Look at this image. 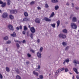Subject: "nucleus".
I'll use <instances>...</instances> for the list:
<instances>
[{
  "instance_id": "nucleus-7",
  "label": "nucleus",
  "mask_w": 79,
  "mask_h": 79,
  "mask_svg": "<svg viewBox=\"0 0 79 79\" xmlns=\"http://www.w3.org/2000/svg\"><path fill=\"white\" fill-rule=\"evenodd\" d=\"M35 22L36 23H38L39 24L40 23V19L39 18H37L35 20Z\"/></svg>"
},
{
  "instance_id": "nucleus-59",
  "label": "nucleus",
  "mask_w": 79,
  "mask_h": 79,
  "mask_svg": "<svg viewBox=\"0 0 79 79\" xmlns=\"http://www.w3.org/2000/svg\"><path fill=\"white\" fill-rule=\"evenodd\" d=\"M76 10H79V7H75Z\"/></svg>"
},
{
  "instance_id": "nucleus-53",
  "label": "nucleus",
  "mask_w": 79,
  "mask_h": 79,
  "mask_svg": "<svg viewBox=\"0 0 79 79\" xmlns=\"http://www.w3.org/2000/svg\"><path fill=\"white\" fill-rule=\"evenodd\" d=\"M37 9L38 10H41V8L39 6L37 7Z\"/></svg>"
},
{
  "instance_id": "nucleus-15",
  "label": "nucleus",
  "mask_w": 79,
  "mask_h": 79,
  "mask_svg": "<svg viewBox=\"0 0 79 79\" xmlns=\"http://www.w3.org/2000/svg\"><path fill=\"white\" fill-rule=\"evenodd\" d=\"M11 36H12V37H16V34L15 32H13L12 34H11Z\"/></svg>"
},
{
  "instance_id": "nucleus-62",
  "label": "nucleus",
  "mask_w": 79,
  "mask_h": 79,
  "mask_svg": "<svg viewBox=\"0 0 79 79\" xmlns=\"http://www.w3.org/2000/svg\"><path fill=\"white\" fill-rule=\"evenodd\" d=\"M18 42L19 43V44H21V42L19 41Z\"/></svg>"
},
{
  "instance_id": "nucleus-56",
  "label": "nucleus",
  "mask_w": 79,
  "mask_h": 79,
  "mask_svg": "<svg viewBox=\"0 0 79 79\" xmlns=\"http://www.w3.org/2000/svg\"><path fill=\"white\" fill-rule=\"evenodd\" d=\"M65 72H67L68 71V69L66 68L65 69Z\"/></svg>"
},
{
  "instance_id": "nucleus-22",
  "label": "nucleus",
  "mask_w": 79,
  "mask_h": 79,
  "mask_svg": "<svg viewBox=\"0 0 79 79\" xmlns=\"http://www.w3.org/2000/svg\"><path fill=\"white\" fill-rule=\"evenodd\" d=\"M62 32L64 33H65V34H66V33L68 32V31H67V30H66V29H64L62 30Z\"/></svg>"
},
{
  "instance_id": "nucleus-27",
  "label": "nucleus",
  "mask_w": 79,
  "mask_h": 79,
  "mask_svg": "<svg viewBox=\"0 0 79 79\" xmlns=\"http://www.w3.org/2000/svg\"><path fill=\"white\" fill-rule=\"evenodd\" d=\"M24 15L26 17H27L28 16V13H27V12H25L24 13Z\"/></svg>"
},
{
  "instance_id": "nucleus-54",
  "label": "nucleus",
  "mask_w": 79,
  "mask_h": 79,
  "mask_svg": "<svg viewBox=\"0 0 79 79\" xmlns=\"http://www.w3.org/2000/svg\"><path fill=\"white\" fill-rule=\"evenodd\" d=\"M27 32V36H29V32Z\"/></svg>"
},
{
  "instance_id": "nucleus-1",
  "label": "nucleus",
  "mask_w": 79,
  "mask_h": 79,
  "mask_svg": "<svg viewBox=\"0 0 79 79\" xmlns=\"http://www.w3.org/2000/svg\"><path fill=\"white\" fill-rule=\"evenodd\" d=\"M58 36L60 39H66V35L61 33L59 34L58 35Z\"/></svg>"
},
{
  "instance_id": "nucleus-55",
  "label": "nucleus",
  "mask_w": 79,
  "mask_h": 79,
  "mask_svg": "<svg viewBox=\"0 0 79 79\" xmlns=\"http://www.w3.org/2000/svg\"><path fill=\"white\" fill-rule=\"evenodd\" d=\"M76 78L77 79H79V75H77L76 76Z\"/></svg>"
},
{
  "instance_id": "nucleus-14",
  "label": "nucleus",
  "mask_w": 79,
  "mask_h": 79,
  "mask_svg": "<svg viewBox=\"0 0 79 79\" xmlns=\"http://www.w3.org/2000/svg\"><path fill=\"white\" fill-rule=\"evenodd\" d=\"M33 74H34V75H35V76H39V73H38L36 72L35 71H33Z\"/></svg>"
},
{
  "instance_id": "nucleus-45",
  "label": "nucleus",
  "mask_w": 79,
  "mask_h": 79,
  "mask_svg": "<svg viewBox=\"0 0 79 79\" xmlns=\"http://www.w3.org/2000/svg\"><path fill=\"white\" fill-rule=\"evenodd\" d=\"M22 33L24 35H25L26 34V31H23L22 32Z\"/></svg>"
},
{
  "instance_id": "nucleus-43",
  "label": "nucleus",
  "mask_w": 79,
  "mask_h": 79,
  "mask_svg": "<svg viewBox=\"0 0 79 79\" xmlns=\"http://www.w3.org/2000/svg\"><path fill=\"white\" fill-rule=\"evenodd\" d=\"M39 77H40V79H43V76H42V75H40L39 76Z\"/></svg>"
},
{
  "instance_id": "nucleus-33",
  "label": "nucleus",
  "mask_w": 79,
  "mask_h": 79,
  "mask_svg": "<svg viewBox=\"0 0 79 79\" xmlns=\"http://www.w3.org/2000/svg\"><path fill=\"white\" fill-rule=\"evenodd\" d=\"M58 8H59V6H55V10H58Z\"/></svg>"
},
{
  "instance_id": "nucleus-41",
  "label": "nucleus",
  "mask_w": 79,
  "mask_h": 79,
  "mask_svg": "<svg viewBox=\"0 0 79 79\" xmlns=\"http://www.w3.org/2000/svg\"><path fill=\"white\" fill-rule=\"evenodd\" d=\"M27 56L29 57H31V54H29V53H28L27 54Z\"/></svg>"
},
{
  "instance_id": "nucleus-50",
  "label": "nucleus",
  "mask_w": 79,
  "mask_h": 79,
  "mask_svg": "<svg viewBox=\"0 0 79 79\" xmlns=\"http://www.w3.org/2000/svg\"><path fill=\"white\" fill-rule=\"evenodd\" d=\"M64 68H63L60 69V71H63V70H64Z\"/></svg>"
},
{
  "instance_id": "nucleus-21",
  "label": "nucleus",
  "mask_w": 79,
  "mask_h": 79,
  "mask_svg": "<svg viewBox=\"0 0 79 79\" xmlns=\"http://www.w3.org/2000/svg\"><path fill=\"white\" fill-rule=\"evenodd\" d=\"M57 27H59V26H60V21L58 20L57 22Z\"/></svg>"
},
{
  "instance_id": "nucleus-35",
  "label": "nucleus",
  "mask_w": 79,
  "mask_h": 79,
  "mask_svg": "<svg viewBox=\"0 0 79 79\" xmlns=\"http://www.w3.org/2000/svg\"><path fill=\"white\" fill-rule=\"evenodd\" d=\"M11 41L10 40H8L6 41V44H11Z\"/></svg>"
},
{
  "instance_id": "nucleus-17",
  "label": "nucleus",
  "mask_w": 79,
  "mask_h": 79,
  "mask_svg": "<svg viewBox=\"0 0 79 79\" xmlns=\"http://www.w3.org/2000/svg\"><path fill=\"white\" fill-rule=\"evenodd\" d=\"M6 2H4V3H3L2 5H1V7H2V8H3V7H5L6 6Z\"/></svg>"
},
{
  "instance_id": "nucleus-51",
  "label": "nucleus",
  "mask_w": 79,
  "mask_h": 79,
  "mask_svg": "<svg viewBox=\"0 0 79 79\" xmlns=\"http://www.w3.org/2000/svg\"><path fill=\"white\" fill-rule=\"evenodd\" d=\"M59 73V72H58V71H57V70L56 72H55V74L56 75L57 74H58Z\"/></svg>"
},
{
  "instance_id": "nucleus-4",
  "label": "nucleus",
  "mask_w": 79,
  "mask_h": 79,
  "mask_svg": "<svg viewBox=\"0 0 79 79\" xmlns=\"http://www.w3.org/2000/svg\"><path fill=\"white\" fill-rule=\"evenodd\" d=\"M30 30L31 32L32 33V34H34L35 32V28L34 27H31Z\"/></svg>"
},
{
  "instance_id": "nucleus-18",
  "label": "nucleus",
  "mask_w": 79,
  "mask_h": 79,
  "mask_svg": "<svg viewBox=\"0 0 79 79\" xmlns=\"http://www.w3.org/2000/svg\"><path fill=\"white\" fill-rule=\"evenodd\" d=\"M51 2L52 3H56L58 2V0H51Z\"/></svg>"
},
{
  "instance_id": "nucleus-9",
  "label": "nucleus",
  "mask_w": 79,
  "mask_h": 79,
  "mask_svg": "<svg viewBox=\"0 0 79 79\" xmlns=\"http://www.w3.org/2000/svg\"><path fill=\"white\" fill-rule=\"evenodd\" d=\"M37 55L38 58H40L41 57H42V56H41V55H42V54H41V53H40V52H37Z\"/></svg>"
},
{
  "instance_id": "nucleus-61",
  "label": "nucleus",
  "mask_w": 79,
  "mask_h": 79,
  "mask_svg": "<svg viewBox=\"0 0 79 79\" xmlns=\"http://www.w3.org/2000/svg\"><path fill=\"white\" fill-rule=\"evenodd\" d=\"M14 41H15V42H19V40H14Z\"/></svg>"
},
{
  "instance_id": "nucleus-31",
  "label": "nucleus",
  "mask_w": 79,
  "mask_h": 79,
  "mask_svg": "<svg viewBox=\"0 0 79 79\" xmlns=\"http://www.w3.org/2000/svg\"><path fill=\"white\" fill-rule=\"evenodd\" d=\"M9 18L11 19H13L14 18L13 16L11 15H9Z\"/></svg>"
},
{
  "instance_id": "nucleus-12",
  "label": "nucleus",
  "mask_w": 79,
  "mask_h": 79,
  "mask_svg": "<svg viewBox=\"0 0 79 79\" xmlns=\"http://www.w3.org/2000/svg\"><path fill=\"white\" fill-rule=\"evenodd\" d=\"M72 21L73 22H77V18L75 17H73L72 19Z\"/></svg>"
},
{
  "instance_id": "nucleus-48",
  "label": "nucleus",
  "mask_w": 79,
  "mask_h": 79,
  "mask_svg": "<svg viewBox=\"0 0 79 79\" xmlns=\"http://www.w3.org/2000/svg\"><path fill=\"white\" fill-rule=\"evenodd\" d=\"M40 65H38L37 69H40Z\"/></svg>"
},
{
  "instance_id": "nucleus-8",
  "label": "nucleus",
  "mask_w": 79,
  "mask_h": 79,
  "mask_svg": "<svg viewBox=\"0 0 79 79\" xmlns=\"http://www.w3.org/2000/svg\"><path fill=\"white\" fill-rule=\"evenodd\" d=\"M69 58L66 59L64 61L63 64L65 65V63H69Z\"/></svg>"
},
{
  "instance_id": "nucleus-24",
  "label": "nucleus",
  "mask_w": 79,
  "mask_h": 79,
  "mask_svg": "<svg viewBox=\"0 0 79 79\" xmlns=\"http://www.w3.org/2000/svg\"><path fill=\"white\" fill-rule=\"evenodd\" d=\"M7 5H10V4L11 3V0H7Z\"/></svg>"
},
{
  "instance_id": "nucleus-39",
  "label": "nucleus",
  "mask_w": 79,
  "mask_h": 79,
  "mask_svg": "<svg viewBox=\"0 0 79 79\" xmlns=\"http://www.w3.org/2000/svg\"><path fill=\"white\" fill-rule=\"evenodd\" d=\"M66 43H65V42H63L62 43V45H63V46H66Z\"/></svg>"
},
{
  "instance_id": "nucleus-6",
  "label": "nucleus",
  "mask_w": 79,
  "mask_h": 79,
  "mask_svg": "<svg viewBox=\"0 0 79 79\" xmlns=\"http://www.w3.org/2000/svg\"><path fill=\"white\" fill-rule=\"evenodd\" d=\"M8 27L9 29H10V30H11V31H14V28H13V26L11 25H9L8 26Z\"/></svg>"
},
{
  "instance_id": "nucleus-36",
  "label": "nucleus",
  "mask_w": 79,
  "mask_h": 79,
  "mask_svg": "<svg viewBox=\"0 0 79 79\" xmlns=\"http://www.w3.org/2000/svg\"><path fill=\"white\" fill-rule=\"evenodd\" d=\"M45 8H48L49 7V6H48V5L47 3H46V4H45Z\"/></svg>"
},
{
  "instance_id": "nucleus-58",
  "label": "nucleus",
  "mask_w": 79,
  "mask_h": 79,
  "mask_svg": "<svg viewBox=\"0 0 79 79\" xmlns=\"http://www.w3.org/2000/svg\"><path fill=\"white\" fill-rule=\"evenodd\" d=\"M23 43H25L26 42V40H23L22 42Z\"/></svg>"
},
{
  "instance_id": "nucleus-57",
  "label": "nucleus",
  "mask_w": 79,
  "mask_h": 79,
  "mask_svg": "<svg viewBox=\"0 0 79 79\" xmlns=\"http://www.w3.org/2000/svg\"><path fill=\"white\" fill-rule=\"evenodd\" d=\"M3 2L0 1V5H2V4H3Z\"/></svg>"
},
{
  "instance_id": "nucleus-3",
  "label": "nucleus",
  "mask_w": 79,
  "mask_h": 79,
  "mask_svg": "<svg viewBox=\"0 0 79 79\" xmlns=\"http://www.w3.org/2000/svg\"><path fill=\"white\" fill-rule=\"evenodd\" d=\"M10 13L11 14H16L18 13V10H10Z\"/></svg>"
},
{
  "instance_id": "nucleus-30",
  "label": "nucleus",
  "mask_w": 79,
  "mask_h": 79,
  "mask_svg": "<svg viewBox=\"0 0 79 79\" xmlns=\"http://www.w3.org/2000/svg\"><path fill=\"white\" fill-rule=\"evenodd\" d=\"M8 39V36H5V37H4L3 38V40H7Z\"/></svg>"
},
{
  "instance_id": "nucleus-63",
  "label": "nucleus",
  "mask_w": 79,
  "mask_h": 79,
  "mask_svg": "<svg viewBox=\"0 0 79 79\" xmlns=\"http://www.w3.org/2000/svg\"><path fill=\"white\" fill-rule=\"evenodd\" d=\"M28 27L29 28H30V27H31V26H30V25H29Z\"/></svg>"
},
{
  "instance_id": "nucleus-28",
  "label": "nucleus",
  "mask_w": 79,
  "mask_h": 79,
  "mask_svg": "<svg viewBox=\"0 0 79 79\" xmlns=\"http://www.w3.org/2000/svg\"><path fill=\"white\" fill-rule=\"evenodd\" d=\"M23 29L24 31H27L28 29L27 27H26V26H24Z\"/></svg>"
},
{
  "instance_id": "nucleus-42",
  "label": "nucleus",
  "mask_w": 79,
  "mask_h": 79,
  "mask_svg": "<svg viewBox=\"0 0 79 79\" xmlns=\"http://www.w3.org/2000/svg\"><path fill=\"white\" fill-rule=\"evenodd\" d=\"M68 49H69V46H67V47L65 48V50L66 51V50H68Z\"/></svg>"
},
{
  "instance_id": "nucleus-5",
  "label": "nucleus",
  "mask_w": 79,
  "mask_h": 79,
  "mask_svg": "<svg viewBox=\"0 0 79 79\" xmlns=\"http://www.w3.org/2000/svg\"><path fill=\"white\" fill-rule=\"evenodd\" d=\"M44 21H47V22H50L52 20L51 19H49L47 17H45L44 19H43Z\"/></svg>"
},
{
  "instance_id": "nucleus-13",
  "label": "nucleus",
  "mask_w": 79,
  "mask_h": 79,
  "mask_svg": "<svg viewBox=\"0 0 79 79\" xmlns=\"http://www.w3.org/2000/svg\"><path fill=\"white\" fill-rule=\"evenodd\" d=\"M73 70L74 71L75 73H76L77 74H79L78 72H77V69L76 68H73Z\"/></svg>"
},
{
  "instance_id": "nucleus-60",
  "label": "nucleus",
  "mask_w": 79,
  "mask_h": 79,
  "mask_svg": "<svg viewBox=\"0 0 79 79\" xmlns=\"http://www.w3.org/2000/svg\"><path fill=\"white\" fill-rule=\"evenodd\" d=\"M26 64H29V61H27L26 62Z\"/></svg>"
},
{
  "instance_id": "nucleus-47",
  "label": "nucleus",
  "mask_w": 79,
  "mask_h": 79,
  "mask_svg": "<svg viewBox=\"0 0 79 79\" xmlns=\"http://www.w3.org/2000/svg\"><path fill=\"white\" fill-rule=\"evenodd\" d=\"M57 71H58L59 73H61V70L60 69H59L57 70Z\"/></svg>"
},
{
  "instance_id": "nucleus-46",
  "label": "nucleus",
  "mask_w": 79,
  "mask_h": 79,
  "mask_svg": "<svg viewBox=\"0 0 79 79\" xmlns=\"http://www.w3.org/2000/svg\"><path fill=\"white\" fill-rule=\"evenodd\" d=\"M66 5L67 6H69V2H67L66 3Z\"/></svg>"
},
{
  "instance_id": "nucleus-40",
  "label": "nucleus",
  "mask_w": 79,
  "mask_h": 79,
  "mask_svg": "<svg viewBox=\"0 0 79 79\" xmlns=\"http://www.w3.org/2000/svg\"><path fill=\"white\" fill-rule=\"evenodd\" d=\"M0 78L2 79H3V76L2 75V74L0 73Z\"/></svg>"
},
{
  "instance_id": "nucleus-44",
  "label": "nucleus",
  "mask_w": 79,
  "mask_h": 79,
  "mask_svg": "<svg viewBox=\"0 0 79 79\" xmlns=\"http://www.w3.org/2000/svg\"><path fill=\"white\" fill-rule=\"evenodd\" d=\"M31 52H32V53H34V52H35V51H34V50H33L32 49H31L30 50Z\"/></svg>"
},
{
  "instance_id": "nucleus-16",
  "label": "nucleus",
  "mask_w": 79,
  "mask_h": 79,
  "mask_svg": "<svg viewBox=\"0 0 79 79\" xmlns=\"http://www.w3.org/2000/svg\"><path fill=\"white\" fill-rule=\"evenodd\" d=\"M22 26H20L19 27H19H16V29L17 31H19V29L21 30L22 29Z\"/></svg>"
},
{
  "instance_id": "nucleus-25",
  "label": "nucleus",
  "mask_w": 79,
  "mask_h": 79,
  "mask_svg": "<svg viewBox=\"0 0 79 79\" xmlns=\"http://www.w3.org/2000/svg\"><path fill=\"white\" fill-rule=\"evenodd\" d=\"M16 79H21V77L19 75H17L16 76Z\"/></svg>"
},
{
  "instance_id": "nucleus-38",
  "label": "nucleus",
  "mask_w": 79,
  "mask_h": 79,
  "mask_svg": "<svg viewBox=\"0 0 79 79\" xmlns=\"http://www.w3.org/2000/svg\"><path fill=\"white\" fill-rule=\"evenodd\" d=\"M16 46H17V48H19V47H20V46H19V44L17 43L16 44Z\"/></svg>"
},
{
  "instance_id": "nucleus-26",
  "label": "nucleus",
  "mask_w": 79,
  "mask_h": 79,
  "mask_svg": "<svg viewBox=\"0 0 79 79\" xmlns=\"http://www.w3.org/2000/svg\"><path fill=\"white\" fill-rule=\"evenodd\" d=\"M6 69L7 72H10V68L8 67H6Z\"/></svg>"
},
{
  "instance_id": "nucleus-64",
  "label": "nucleus",
  "mask_w": 79,
  "mask_h": 79,
  "mask_svg": "<svg viewBox=\"0 0 79 79\" xmlns=\"http://www.w3.org/2000/svg\"><path fill=\"white\" fill-rule=\"evenodd\" d=\"M6 51H8V48H6Z\"/></svg>"
},
{
  "instance_id": "nucleus-2",
  "label": "nucleus",
  "mask_w": 79,
  "mask_h": 79,
  "mask_svg": "<svg viewBox=\"0 0 79 79\" xmlns=\"http://www.w3.org/2000/svg\"><path fill=\"white\" fill-rule=\"evenodd\" d=\"M71 26L72 28H73V29H76L77 27L76 24L73 23H71Z\"/></svg>"
},
{
  "instance_id": "nucleus-49",
  "label": "nucleus",
  "mask_w": 79,
  "mask_h": 79,
  "mask_svg": "<svg viewBox=\"0 0 79 79\" xmlns=\"http://www.w3.org/2000/svg\"><path fill=\"white\" fill-rule=\"evenodd\" d=\"M74 5V3H72V7H73V8Z\"/></svg>"
},
{
  "instance_id": "nucleus-19",
  "label": "nucleus",
  "mask_w": 79,
  "mask_h": 79,
  "mask_svg": "<svg viewBox=\"0 0 79 79\" xmlns=\"http://www.w3.org/2000/svg\"><path fill=\"white\" fill-rule=\"evenodd\" d=\"M33 33H31L30 35V37L31 39H33L34 37V35L33 34Z\"/></svg>"
},
{
  "instance_id": "nucleus-29",
  "label": "nucleus",
  "mask_w": 79,
  "mask_h": 79,
  "mask_svg": "<svg viewBox=\"0 0 79 79\" xmlns=\"http://www.w3.org/2000/svg\"><path fill=\"white\" fill-rule=\"evenodd\" d=\"M16 73H17V74H19V70L18 69H17L16 70H15Z\"/></svg>"
},
{
  "instance_id": "nucleus-23",
  "label": "nucleus",
  "mask_w": 79,
  "mask_h": 79,
  "mask_svg": "<svg viewBox=\"0 0 79 79\" xmlns=\"http://www.w3.org/2000/svg\"><path fill=\"white\" fill-rule=\"evenodd\" d=\"M54 15H55V13H54V12H52L49 17V18H52V17H53V16H54Z\"/></svg>"
},
{
  "instance_id": "nucleus-37",
  "label": "nucleus",
  "mask_w": 79,
  "mask_h": 79,
  "mask_svg": "<svg viewBox=\"0 0 79 79\" xmlns=\"http://www.w3.org/2000/svg\"><path fill=\"white\" fill-rule=\"evenodd\" d=\"M51 26L53 27L54 28H55V23H53V24H52L51 25Z\"/></svg>"
},
{
  "instance_id": "nucleus-34",
  "label": "nucleus",
  "mask_w": 79,
  "mask_h": 79,
  "mask_svg": "<svg viewBox=\"0 0 79 79\" xmlns=\"http://www.w3.org/2000/svg\"><path fill=\"white\" fill-rule=\"evenodd\" d=\"M43 51V47H41L40 49V52H42Z\"/></svg>"
},
{
  "instance_id": "nucleus-52",
  "label": "nucleus",
  "mask_w": 79,
  "mask_h": 79,
  "mask_svg": "<svg viewBox=\"0 0 79 79\" xmlns=\"http://www.w3.org/2000/svg\"><path fill=\"white\" fill-rule=\"evenodd\" d=\"M37 42L38 43H40V39H38V40H37Z\"/></svg>"
},
{
  "instance_id": "nucleus-32",
  "label": "nucleus",
  "mask_w": 79,
  "mask_h": 79,
  "mask_svg": "<svg viewBox=\"0 0 79 79\" xmlns=\"http://www.w3.org/2000/svg\"><path fill=\"white\" fill-rule=\"evenodd\" d=\"M35 4V1H32L30 3L31 5H32Z\"/></svg>"
},
{
  "instance_id": "nucleus-10",
  "label": "nucleus",
  "mask_w": 79,
  "mask_h": 79,
  "mask_svg": "<svg viewBox=\"0 0 79 79\" xmlns=\"http://www.w3.org/2000/svg\"><path fill=\"white\" fill-rule=\"evenodd\" d=\"M8 16V14L7 13H4L2 15L3 18H6Z\"/></svg>"
},
{
  "instance_id": "nucleus-20",
  "label": "nucleus",
  "mask_w": 79,
  "mask_h": 79,
  "mask_svg": "<svg viewBox=\"0 0 79 79\" xmlns=\"http://www.w3.org/2000/svg\"><path fill=\"white\" fill-rule=\"evenodd\" d=\"M73 63L74 64H79V61H77L75 60L73 61Z\"/></svg>"
},
{
  "instance_id": "nucleus-11",
  "label": "nucleus",
  "mask_w": 79,
  "mask_h": 79,
  "mask_svg": "<svg viewBox=\"0 0 79 79\" xmlns=\"http://www.w3.org/2000/svg\"><path fill=\"white\" fill-rule=\"evenodd\" d=\"M29 20H30V19L27 17L24 18L23 19V21H29Z\"/></svg>"
}]
</instances>
